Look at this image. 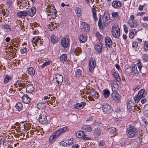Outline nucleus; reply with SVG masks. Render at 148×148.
Wrapping results in <instances>:
<instances>
[{
	"instance_id": "f257e3e1",
	"label": "nucleus",
	"mask_w": 148,
	"mask_h": 148,
	"mask_svg": "<svg viewBox=\"0 0 148 148\" xmlns=\"http://www.w3.org/2000/svg\"><path fill=\"white\" fill-rule=\"evenodd\" d=\"M63 77L59 74H56L53 76V80L51 82V88L53 90H55L57 86L61 85L63 81Z\"/></svg>"
},
{
	"instance_id": "f03ea898",
	"label": "nucleus",
	"mask_w": 148,
	"mask_h": 148,
	"mask_svg": "<svg viewBox=\"0 0 148 148\" xmlns=\"http://www.w3.org/2000/svg\"><path fill=\"white\" fill-rule=\"evenodd\" d=\"M138 131L133 125L130 124L127 129V136L129 138H132L138 134Z\"/></svg>"
},
{
	"instance_id": "7ed1b4c3",
	"label": "nucleus",
	"mask_w": 148,
	"mask_h": 148,
	"mask_svg": "<svg viewBox=\"0 0 148 148\" xmlns=\"http://www.w3.org/2000/svg\"><path fill=\"white\" fill-rule=\"evenodd\" d=\"M64 128H60L54 133V134L52 135L49 138V141L50 143H52L62 133L64 132Z\"/></svg>"
},
{
	"instance_id": "20e7f679",
	"label": "nucleus",
	"mask_w": 148,
	"mask_h": 148,
	"mask_svg": "<svg viewBox=\"0 0 148 148\" xmlns=\"http://www.w3.org/2000/svg\"><path fill=\"white\" fill-rule=\"evenodd\" d=\"M102 108L103 112L107 114H111L113 110L111 106L107 103H103L102 105Z\"/></svg>"
},
{
	"instance_id": "39448f33",
	"label": "nucleus",
	"mask_w": 148,
	"mask_h": 148,
	"mask_svg": "<svg viewBox=\"0 0 148 148\" xmlns=\"http://www.w3.org/2000/svg\"><path fill=\"white\" fill-rule=\"evenodd\" d=\"M112 34L113 36L115 38H118L120 35V31L118 25H114L112 27Z\"/></svg>"
},
{
	"instance_id": "423d86ee",
	"label": "nucleus",
	"mask_w": 148,
	"mask_h": 148,
	"mask_svg": "<svg viewBox=\"0 0 148 148\" xmlns=\"http://www.w3.org/2000/svg\"><path fill=\"white\" fill-rule=\"evenodd\" d=\"M113 87H114V86H112V92L111 94L112 97L115 101L119 102L120 100V96L116 91H115V90H113Z\"/></svg>"
},
{
	"instance_id": "0eeeda50",
	"label": "nucleus",
	"mask_w": 148,
	"mask_h": 148,
	"mask_svg": "<svg viewBox=\"0 0 148 148\" xmlns=\"http://www.w3.org/2000/svg\"><path fill=\"white\" fill-rule=\"evenodd\" d=\"M102 23L104 26L109 24L111 22V19L109 14L108 13L104 14L102 17Z\"/></svg>"
},
{
	"instance_id": "6e6552de",
	"label": "nucleus",
	"mask_w": 148,
	"mask_h": 148,
	"mask_svg": "<svg viewBox=\"0 0 148 148\" xmlns=\"http://www.w3.org/2000/svg\"><path fill=\"white\" fill-rule=\"evenodd\" d=\"M80 27L82 31L85 33L88 32L90 29L89 25L85 22H82L81 24Z\"/></svg>"
},
{
	"instance_id": "1a4fd4ad",
	"label": "nucleus",
	"mask_w": 148,
	"mask_h": 148,
	"mask_svg": "<svg viewBox=\"0 0 148 148\" xmlns=\"http://www.w3.org/2000/svg\"><path fill=\"white\" fill-rule=\"evenodd\" d=\"M112 41L110 37L106 36L105 37V44L106 46L110 48L112 47Z\"/></svg>"
},
{
	"instance_id": "9d476101",
	"label": "nucleus",
	"mask_w": 148,
	"mask_h": 148,
	"mask_svg": "<svg viewBox=\"0 0 148 148\" xmlns=\"http://www.w3.org/2000/svg\"><path fill=\"white\" fill-rule=\"evenodd\" d=\"M40 115L38 117L39 121L40 123H43L46 122L47 121L46 116L45 114H42L40 113Z\"/></svg>"
},
{
	"instance_id": "9b49d317",
	"label": "nucleus",
	"mask_w": 148,
	"mask_h": 148,
	"mask_svg": "<svg viewBox=\"0 0 148 148\" xmlns=\"http://www.w3.org/2000/svg\"><path fill=\"white\" fill-rule=\"evenodd\" d=\"M112 5L114 8L119 9L121 6V3L120 1L117 0L113 1Z\"/></svg>"
},
{
	"instance_id": "f8f14e48",
	"label": "nucleus",
	"mask_w": 148,
	"mask_h": 148,
	"mask_svg": "<svg viewBox=\"0 0 148 148\" xmlns=\"http://www.w3.org/2000/svg\"><path fill=\"white\" fill-rule=\"evenodd\" d=\"M96 64V62L95 60L90 61L89 62V69L90 71H92L93 70Z\"/></svg>"
},
{
	"instance_id": "ddd939ff",
	"label": "nucleus",
	"mask_w": 148,
	"mask_h": 148,
	"mask_svg": "<svg viewBox=\"0 0 148 148\" xmlns=\"http://www.w3.org/2000/svg\"><path fill=\"white\" fill-rule=\"evenodd\" d=\"M94 48L98 53H100L102 50V45L101 43H97L95 45Z\"/></svg>"
},
{
	"instance_id": "4468645a",
	"label": "nucleus",
	"mask_w": 148,
	"mask_h": 148,
	"mask_svg": "<svg viewBox=\"0 0 148 148\" xmlns=\"http://www.w3.org/2000/svg\"><path fill=\"white\" fill-rule=\"evenodd\" d=\"M132 66V71L133 75L134 76H137L138 75L139 73L138 71L137 68V66L135 64H133Z\"/></svg>"
},
{
	"instance_id": "2eb2a0df",
	"label": "nucleus",
	"mask_w": 148,
	"mask_h": 148,
	"mask_svg": "<svg viewBox=\"0 0 148 148\" xmlns=\"http://www.w3.org/2000/svg\"><path fill=\"white\" fill-rule=\"evenodd\" d=\"M47 10L49 13H56V10L53 6L48 5Z\"/></svg>"
},
{
	"instance_id": "dca6fc26",
	"label": "nucleus",
	"mask_w": 148,
	"mask_h": 148,
	"mask_svg": "<svg viewBox=\"0 0 148 148\" xmlns=\"http://www.w3.org/2000/svg\"><path fill=\"white\" fill-rule=\"evenodd\" d=\"M89 94L93 96L95 99H97L98 97V93L93 89L89 90L88 92Z\"/></svg>"
},
{
	"instance_id": "f3484780",
	"label": "nucleus",
	"mask_w": 148,
	"mask_h": 148,
	"mask_svg": "<svg viewBox=\"0 0 148 148\" xmlns=\"http://www.w3.org/2000/svg\"><path fill=\"white\" fill-rule=\"evenodd\" d=\"M78 38L80 42H85L87 40V37L82 34H81L78 36Z\"/></svg>"
},
{
	"instance_id": "a211bd4d",
	"label": "nucleus",
	"mask_w": 148,
	"mask_h": 148,
	"mask_svg": "<svg viewBox=\"0 0 148 148\" xmlns=\"http://www.w3.org/2000/svg\"><path fill=\"white\" fill-rule=\"evenodd\" d=\"M112 73L113 75L114 76L116 80L118 82H120L121 80L117 72L116 71L114 70L112 71Z\"/></svg>"
},
{
	"instance_id": "6ab92c4d",
	"label": "nucleus",
	"mask_w": 148,
	"mask_h": 148,
	"mask_svg": "<svg viewBox=\"0 0 148 148\" xmlns=\"http://www.w3.org/2000/svg\"><path fill=\"white\" fill-rule=\"evenodd\" d=\"M22 99L23 102L25 103H29L31 101V99L29 97L28 95L26 94L23 96Z\"/></svg>"
},
{
	"instance_id": "aec40b11",
	"label": "nucleus",
	"mask_w": 148,
	"mask_h": 148,
	"mask_svg": "<svg viewBox=\"0 0 148 148\" xmlns=\"http://www.w3.org/2000/svg\"><path fill=\"white\" fill-rule=\"evenodd\" d=\"M86 105L85 102H82L80 103H77L75 106V108L76 109H80L83 108Z\"/></svg>"
},
{
	"instance_id": "412c9836",
	"label": "nucleus",
	"mask_w": 148,
	"mask_h": 148,
	"mask_svg": "<svg viewBox=\"0 0 148 148\" xmlns=\"http://www.w3.org/2000/svg\"><path fill=\"white\" fill-rule=\"evenodd\" d=\"M28 14L27 11H23L17 13V15L19 17L23 18L26 16Z\"/></svg>"
},
{
	"instance_id": "4be33fe9",
	"label": "nucleus",
	"mask_w": 148,
	"mask_h": 148,
	"mask_svg": "<svg viewBox=\"0 0 148 148\" xmlns=\"http://www.w3.org/2000/svg\"><path fill=\"white\" fill-rule=\"evenodd\" d=\"M27 92L28 93H31L33 92L34 90V88L32 85L28 84L27 85L26 87Z\"/></svg>"
},
{
	"instance_id": "5701e85b",
	"label": "nucleus",
	"mask_w": 148,
	"mask_h": 148,
	"mask_svg": "<svg viewBox=\"0 0 148 148\" xmlns=\"http://www.w3.org/2000/svg\"><path fill=\"white\" fill-rule=\"evenodd\" d=\"M36 12V8L32 7L29 10L28 14L30 16L32 17L35 14Z\"/></svg>"
},
{
	"instance_id": "b1692460",
	"label": "nucleus",
	"mask_w": 148,
	"mask_h": 148,
	"mask_svg": "<svg viewBox=\"0 0 148 148\" xmlns=\"http://www.w3.org/2000/svg\"><path fill=\"white\" fill-rule=\"evenodd\" d=\"M138 95L142 98L144 97L146 95V93L145 92V90L141 89L138 92Z\"/></svg>"
},
{
	"instance_id": "393cba45",
	"label": "nucleus",
	"mask_w": 148,
	"mask_h": 148,
	"mask_svg": "<svg viewBox=\"0 0 148 148\" xmlns=\"http://www.w3.org/2000/svg\"><path fill=\"white\" fill-rule=\"evenodd\" d=\"M14 86L16 87H17L18 86L20 87L24 88L25 87V84L23 83V82L18 81L16 82V84H14Z\"/></svg>"
},
{
	"instance_id": "a878e982",
	"label": "nucleus",
	"mask_w": 148,
	"mask_h": 148,
	"mask_svg": "<svg viewBox=\"0 0 148 148\" xmlns=\"http://www.w3.org/2000/svg\"><path fill=\"white\" fill-rule=\"evenodd\" d=\"M70 39L69 36H65V49H68L70 46Z\"/></svg>"
},
{
	"instance_id": "bb28decb",
	"label": "nucleus",
	"mask_w": 148,
	"mask_h": 148,
	"mask_svg": "<svg viewBox=\"0 0 148 148\" xmlns=\"http://www.w3.org/2000/svg\"><path fill=\"white\" fill-rule=\"evenodd\" d=\"M101 132L99 128L96 129L93 132L94 135L96 138H97L100 135Z\"/></svg>"
},
{
	"instance_id": "cd10ccee",
	"label": "nucleus",
	"mask_w": 148,
	"mask_h": 148,
	"mask_svg": "<svg viewBox=\"0 0 148 148\" xmlns=\"http://www.w3.org/2000/svg\"><path fill=\"white\" fill-rule=\"evenodd\" d=\"M85 136L84 132L83 131H81L78 132L76 134V136L77 137L82 138L83 136Z\"/></svg>"
},
{
	"instance_id": "c85d7f7f",
	"label": "nucleus",
	"mask_w": 148,
	"mask_h": 148,
	"mask_svg": "<svg viewBox=\"0 0 148 148\" xmlns=\"http://www.w3.org/2000/svg\"><path fill=\"white\" fill-rule=\"evenodd\" d=\"M110 93L107 89H105L103 90V95L105 98H107L110 95Z\"/></svg>"
},
{
	"instance_id": "c756f323",
	"label": "nucleus",
	"mask_w": 148,
	"mask_h": 148,
	"mask_svg": "<svg viewBox=\"0 0 148 148\" xmlns=\"http://www.w3.org/2000/svg\"><path fill=\"white\" fill-rule=\"evenodd\" d=\"M38 108L40 109H43L45 108L46 107V104L44 103L39 102L37 104Z\"/></svg>"
},
{
	"instance_id": "7c9ffc66",
	"label": "nucleus",
	"mask_w": 148,
	"mask_h": 148,
	"mask_svg": "<svg viewBox=\"0 0 148 148\" xmlns=\"http://www.w3.org/2000/svg\"><path fill=\"white\" fill-rule=\"evenodd\" d=\"M68 71L69 72H68V75H67L66 79V81L67 82H65L66 84H67L68 85L70 83L69 79L71 76L70 74H71V70L70 69L68 70Z\"/></svg>"
},
{
	"instance_id": "2f4dec72",
	"label": "nucleus",
	"mask_w": 148,
	"mask_h": 148,
	"mask_svg": "<svg viewBox=\"0 0 148 148\" xmlns=\"http://www.w3.org/2000/svg\"><path fill=\"white\" fill-rule=\"evenodd\" d=\"M143 135L140 134L138 136V137L136 138V141L137 144H140L141 143L142 141V138Z\"/></svg>"
},
{
	"instance_id": "473e14b6",
	"label": "nucleus",
	"mask_w": 148,
	"mask_h": 148,
	"mask_svg": "<svg viewBox=\"0 0 148 148\" xmlns=\"http://www.w3.org/2000/svg\"><path fill=\"white\" fill-rule=\"evenodd\" d=\"M138 31H136V29H134L132 30L131 31L130 33L129 37L131 38H132L137 33Z\"/></svg>"
},
{
	"instance_id": "72a5a7b5",
	"label": "nucleus",
	"mask_w": 148,
	"mask_h": 148,
	"mask_svg": "<svg viewBox=\"0 0 148 148\" xmlns=\"http://www.w3.org/2000/svg\"><path fill=\"white\" fill-rule=\"evenodd\" d=\"M127 68L126 66L125 67V69H126L125 72L127 73L129 75H130L132 73V67H131L130 66H129V67L127 65Z\"/></svg>"
},
{
	"instance_id": "f704fd0d",
	"label": "nucleus",
	"mask_w": 148,
	"mask_h": 148,
	"mask_svg": "<svg viewBox=\"0 0 148 148\" xmlns=\"http://www.w3.org/2000/svg\"><path fill=\"white\" fill-rule=\"evenodd\" d=\"M134 103H133L132 101H130L128 102L127 104V108L132 110H134Z\"/></svg>"
},
{
	"instance_id": "c9c22d12",
	"label": "nucleus",
	"mask_w": 148,
	"mask_h": 148,
	"mask_svg": "<svg viewBox=\"0 0 148 148\" xmlns=\"http://www.w3.org/2000/svg\"><path fill=\"white\" fill-rule=\"evenodd\" d=\"M51 41L53 43H55L58 41V37L54 35L52 36L51 37Z\"/></svg>"
},
{
	"instance_id": "e433bc0d",
	"label": "nucleus",
	"mask_w": 148,
	"mask_h": 148,
	"mask_svg": "<svg viewBox=\"0 0 148 148\" xmlns=\"http://www.w3.org/2000/svg\"><path fill=\"white\" fill-rule=\"evenodd\" d=\"M16 108L18 110L20 111L23 108V105L21 102H18L16 105Z\"/></svg>"
},
{
	"instance_id": "4c0bfd02",
	"label": "nucleus",
	"mask_w": 148,
	"mask_h": 148,
	"mask_svg": "<svg viewBox=\"0 0 148 148\" xmlns=\"http://www.w3.org/2000/svg\"><path fill=\"white\" fill-rule=\"evenodd\" d=\"M28 73L31 75H33L35 74V70L32 67L28 69Z\"/></svg>"
},
{
	"instance_id": "58836bf2",
	"label": "nucleus",
	"mask_w": 148,
	"mask_h": 148,
	"mask_svg": "<svg viewBox=\"0 0 148 148\" xmlns=\"http://www.w3.org/2000/svg\"><path fill=\"white\" fill-rule=\"evenodd\" d=\"M74 53L77 56H78L82 52L81 49L79 47H77L75 49Z\"/></svg>"
},
{
	"instance_id": "ea45409f",
	"label": "nucleus",
	"mask_w": 148,
	"mask_h": 148,
	"mask_svg": "<svg viewBox=\"0 0 148 148\" xmlns=\"http://www.w3.org/2000/svg\"><path fill=\"white\" fill-rule=\"evenodd\" d=\"M82 128L83 130H84L88 132H91L92 130V129L90 127L89 125H84L82 127Z\"/></svg>"
},
{
	"instance_id": "a19ab883",
	"label": "nucleus",
	"mask_w": 148,
	"mask_h": 148,
	"mask_svg": "<svg viewBox=\"0 0 148 148\" xmlns=\"http://www.w3.org/2000/svg\"><path fill=\"white\" fill-rule=\"evenodd\" d=\"M142 84L141 82H139V83L137 84L136 87H134L133 88V90L134 91H137L140 88Z\"/></svg>"
},
{
	"instance_id": "79ce46f5",
	"label": "nucleus",
	"mask_w": 148,
	"mask_h": 148,
	"mask_svg": "<svg viewBox=\"0 0 148 148\" xmlns=\"http://www.w3.org/2000/svg\"><path fill=\"white\" fill-rule=\"evenodd\" d=\"M12 78L11 77L9 76L8 75H6L4 79V82L5 84L7 83L9 80H11Z\"/></svg>"
},
{
	"instance_id": "37998d69",
	"label": "nucleus",
	"mask_w": 148,
	"mask_h": 148,
	"mask_svg": "<svg viewBox=\"0 0 148 148\" xmlns=\"http://www.w3.org/2000/svg\"><path fill=\"white\" fill-rule=\"evenodd\" d=\"M75 12L78 16H81L82 11L80 8H77L75 10Z\"/></svg>"
},
{
	"instance_id": "c03bdc74",
	"label": "nucleus",
	"mask_w": 148,
	"mask_h": 148,
	"mask_svg": "<svg viewBox=\"0 0 148 148\" xmlns=\"http://www.w3.org/2000/svg\"><path fill=\"white\" fill-rule=\"evenodd\" d=\"M95 35L98 38L99 41H101L102 40L103 36L101 35L99 32H97L95 34Z\"/></svg>"
},
{
	"instance_id": "a18cd8bd",
	"label": "nucleus",
	"mask_w": 148,
	"mask_h": 148,
	"mask_svg": "<svg viewBox=\"0 0 148 148\" xmlns=\"http://www.w3.org/2000/svg\"><path fill=\"white\" fill-rule=\"evenodd\" d=\"M73 138H71L65 141V143L66 144V145H68L69 146L72 145L73 143Z\"/></svg>"
},
{
	"instance_id": "49530a36",
	"label": "nucleus",
	"mask_w": 148,
	"mask_h": 148,
	"mask_svg": "<svg viewBox=\"0 0 148 148\" xmlns=\"http://www.w3.org/2000/svg\"><path fill=\"white\" fill-rule=\"evenodd\" d=\"M115 131L116 128L114 127H110L108 130V131L111 134L114 133Z\"/></svg>"
},
{
	"instance_id": "de8ad7c7",
	"label": "nucleus",
	"mask_w": 148,
	"mask_h": 148,
	"mask_svg": "<svg viewBox=\"0 0 148 148\" xmlns=\"http://www.w3.org/2000/svg\"><path fill=\"white\" fill-rule=\"evenodd\" d=\"M141 98H142L140 97L138 95H136L134 98L135 103H138Z\"/></svg>"
},
{
	"instance_id": "09e8293b",
	"label": "nucleus",
	"mask_w": 148,
	"mask_h": 148,
	"mask_svg": "<svg viewBox=\"0 0 148 148\" xmlns=\"http://www.w3.org/2000/svg\"><path fill=\"white\" fill-rule=\"evenodd\" d=\"M92 13L93 16V17L94 18L95 20L96 21L97 20V16L96 14V10L95 8L92 9Z\"/></svg>"
},
{
	"instance_id": "8fccbe9b",
	"label": "nucleus",
	"mask_w": 148,
	"mask_h": 148,
	"mask_svg": "<svg viewBox=\"0 0 148 148\" xmlns=\"http://www.w3.org/2000/svg\"><path fill=\"white\" fill-rule=\"evenodd\" d=\"M98 25L100 29H102L103 28V26L101 23V16L100 17L99 19V21L98 22Z\"/></svg>"
},
{
	"instance_id": "3c124183",
	"label": "nucleus",
	"mask_w": 148,
	"mask_h": 148,
	"mask_svg": "<svg viewBox=\"0 0 148 148\" xmlns=\"http://www.w3.org/2000/svg\"><path fill=\"white\" fill-rule=\"evenodd\" d=\"M51 62H52L51 60H49L47 62H44L43 64L41 66L42 68H44L46 66L50 65Z\"/></svg>"
},
{
	"instance_id": "603ef678",
	"label": "nucleus",
	"mask_w": 148,
	"mask_h": 148,
	"mask_svg": "<svg viewBox=\"0 0 148 148\" xmlns=\"http://www.w3.org/2000/svg\"><path fill=\"white\" fill-rule=\"evenodd\" d=\"M82 74L81 71L79 69L75 71V74L76 76L77 77H80Z\"/></svg>"
},
{
	"instance_id": "864d4df0",
	"label": "nucleus",
	"mask_w": 148,
	"mask_h": 148,
	"mask_svg": "<svg viewBox=\"0 0 148 148\" xmlns=\"http://www.w3.org/2000/svg\"><path fill=\"white\" fill-rule=\"evenodd\" d=\"M40 38L39 36H36L32 40L33 43H34L35 44L37 43L38 40Z\"/></svg>"
},
{
	"instance_id": "5fc2aeb1",
	"label": "nucleus",
	"mask_w": 148,
	"mask_h": 148,
	"mask_svg": "<svg viewBox=\"0 0 148 148\" xmlns=\"http://www.w3.org/2000/svg\"><path fill=\"white\" fill-rule=\"evenodd\" d=\"M140 72L141 73H142L141 71V69L142 68V66L141 64V62L140 61H138V62L137 63V64H136Z\"/></svg>"
},
{
	"instance_id": "6e6d98bb",
	"label": "nucleus",
	"mask_w": 148,
	"mask_h": 148,
	"mask_svg": "<svg viewBox=\"0 0 148 148\" xmlns=\"http://www.w3.org/2000/svg\"><path fill=\"white\" fill-rule=\"evenodd\" d=\"M60 62L64 63L65 61V54H63L60 57Z\"/></svg>"
},
{
	"instance_id": "4d7b16f0",
	"label": "nucleus",
	"mask_w": 148,
	"mask_h": 148,
	"mask_svg": "<svg viewBox=\"0 0 148 148\" xmlns=\"http://www.w3.org/2000/svg\"><path fill=\"white\" fill-rule=\"evenodd\" d=\"M3 28L4 29L6 30H9L10 31H11V28L10 26L8 25H5L3 26Z\"/></svg>"
},
{
	"instance_id": "13d9d810",
	"label": "nucleus",
	"mask_w": 148,
	"mask_h": 148,
	"mask_svg": "<svg viewBox=\"0 0 148 148\" xmlns=\"http://www.w3.org/2000/svg\"><path fill=\"white\" fill-rule=\"evenodd\" d=\"M144 47L146 51H148V41L145 42Z\"/></svg>"
},
{
	"instance_id": "bf43d9fd",
	"label": "nucleus",
	"mask_w": 148,
	"mask_h": 148,
	"mask_svg": "<svg viewBox=\"0 0 148 148\" xmlns=\"http://www.w3.org/2000/svg\"><path fill=\"white\" fill-rule=\"evenodd\" d=\"M56 13H55L54 14L53 13H48V16H50L51 18L53 19H54L56 18Z\"/></svg>"
},
{
	"instance_id": "052dcab7",
	"label": "nucleus",
	"mask_w": 148,
	"mask_h": 148,
	"mask_svg": "<svg viewBox=\"0 0 148 148\" xmlns=\"http://www.w3.org/2000/svg\"><path fill=\"white\" fill-rule=\"evenodd\" d=\"M61 44L62 47L65 48V38H64L62 39Z\"/></svg>"
},
{
	"instance_id": "680f3d73",
	"label": "nucleus",
	"mask_w": 148,
	"mask_h": 148,
	"mask_svg": "<svg viewBox=\"0 0 148 148\" xmlns=\"http://www.w3.org/2000/svg\"><path fill=\"white\" fill-rule=\"evenodd\" d=\"M112 16L114 17H117L119 16V14L117 12H114L112 13Z\"/></svg>"
},
{
	"instance_id": "e2e57ef3",
	"label": "nucleus",
	"mask_w": 148,
	"mask_h": 148,
	"mask_svg": "<svg viewBox=\"0 0 148 148\" xmlns=\"http://www.w3.org/2000/svg\"><path fill=\"white\" fill-rule=\"evenodd\" d=\"M138 45V43L136 42H134L132 43V47L134 49L136 48Z\"/></svg>"
},
{
	"instance_id": "0e129e2a",
	"label": "nucleus",
	"mask_w": 148,
	"mask_h": 148,
	"mask_svg": "<svg viewBox=\"0 0 148 148\" xmlns=\"http://www.w3.org/2000/svg\"><path fill=\"white\" fill-rule=\"evenodd\" d=\"M124 27V31L125 32V33L126 34H127L128 33V29L127 27V26L126 25H124L123 26Z\"/></svg>"
},
{
	"instance_id": "69168bd1",
	"label": "nucleus",
	"mask_w": 148,
	"mask_h": 148,
	"mask_svg": "<svg viewBox=\"0 0 148 148\" xmlns=\"http://www.w3.org/2000/svg\"><path fill=\"white\" fill-rule=\"evenodd\" d=\"M48 28L51 31H52V30L54 29L55 28H56V26H51L50 24H49V26H48Z\"/></svg>"
},
{
	"instance_id": "338daca9",
	"label": "nucleus",
	"mask_w": 148,
	"mask_h": 148,
	"mask_svg": "<svg viewBox=\"0 0 148 148\" xmlns=\"http://www.w3.org/2000/svg\"><path fill=\"white\" fill-rule=\"evenodd\" d=\"M143 58L146 61H148V54H144L143 56Z\"/></svg>"
},
{
	"instance_id": "774afa93",
	"label": "nucleus",
	"mask_w": 148,
	"mask_h": 148,
	"mask_svg": "<svg viewBox=\"0 0 148 148\" xmlns=\"http://www.w3.org/2000/svg\"><path fill=\"white\" fill-rule=\"evenodd\" d=\"M15 91V90H13V89L11 88L9 91V93L10 95H12L14 93Z\"/></svg>"
}]
</instances>
